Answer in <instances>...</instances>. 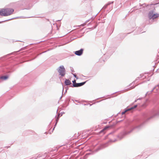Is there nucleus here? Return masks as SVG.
<instances>
[{"label": "nucleus", "mask_w": 159, "mask_h": 159, "mask_svg": "<svg viewBox=\"0 0 159 159\" xmlns=\"http://www.w3.org/2000/svg\"><path fill=\"white\" fill-rule=\"evenodd\" d=\"M159 16V14L157 13H154L153 11L150 12L148 14V17L149 19H156Z\"/></svg>", "instance_id": "obj_2"}, {"label": "nucleus", "mask_w": 159, "mask_h": 159, "mask_svg": "<svg viewBox=\"0 0 159 159\" xmlns=\"http://www.w3.org/2000/svg\"><path fill=\"white\" fill-rule=\"evenodd\" d=\"M83 49H81L80 50L75 51V53L77 55L80 56L83 54Z\"/></svg>", "instance_id": "obj_4"}, {"label": "nucleus", "mask_w": 159, "mask_h": 159, "mask_svg": "<svg viewBox=\"0 0 159 159\" xmlns=\"http://www.w3.org/2000/svg\"><path fill=\"white\" fill-rule=\"evenodd\" d=\"M109 127V126H106L105 128H104L102 130L100 131V133H102L105 130H106L107 129H108Z\"/></svg>", "instance_id": "obj_9"}, {"label": "nucleus", "mask_w": 159, "mask_h": 159, "mask_svg": "<svg viewBox=\"0 0 159 159\" xmlns=\"http://www.w3.org/2000/svg\"><path fill=\"white\" fill-rule=\"evenodd\" d=\"M73 86H74V84H76V81L75 80H74L73 81Z\"/></svg>", "instance_id": "obj_10"}, {"label": "nucleus", "mask_w": 159, "mask_h": 159, "mask_svg": "<svg viewBox=\"0 0 159 159\" xmlns=\"http://www.w3.org/2000/svg\"><path fill=\"white\" fill-rule=\"evenodd\" d=\"M137 105H135L134 106V107H131V108H129V109H128L127 110H126L124 112H123L122 113V115H123L124 114L125 112H126L127 111H130V110H131L132 109L134 108H136V107H137Z\"/></svg>", "instance_id": "obj_6"}, {"label": "nucleus", "mask_w": 159, "mask_h": 159, "mask_svg": "<svg viewBox=\"0 0 159 159\" xmlns=\"http://www.w3.org/2000/svg\"><path fill=\"white\" fill-rule=\"evenodd\" d=\"M74 76H75V77H76V75H75V74H74Z\"/></svg>", "instance_id": "obj_12"}, {"label": "nucleus", "mask_w": 159, "mask_h": 159, "mask_svg": "<svg viewBox=\"0 0 159 159\" xmlns=\"http://www.w3.org/2000/svg\"><path fill=\"white\" fill-rule=\"evenodd\" d=\"M85 25V24H84H84H83V25H82V26H84V25Z\"/></svg>", "instance_id": "obj_11"}, {"label": "nucleus", "mask_w": 159, "mask_h": 159, "mask_svg": "<svg viewBox=\"0 0 159 159\" xmlns=\"http://www.w3.org/2000/svg\"><path fill=\"white\" fill-rule=\"evenodd\" d=\"M14 10L13 9L7 8L0 10V15L3 16H7L12 14Z\"/></svg>", "instance_id": "obj_1"}, {"label": "nucleus", "mask_w": 159, "mask_h": 159, "mask_svg": "<svg viewBox=\"0 0 159 159\" xmlns=\"http://www.w3.org/2000/svg\"><path fill=\"white\" fill-rule=\"evenodd\" d=\"M86 83V82L81 83H76V84H74V87H78L79 86H82L84 84H85Z\"/></svg>", "instance_id": "obj_5"}, {"label": "nucleus", "mask_w": 159, "mask_h": 159, "mask_svg": "<svg viewBox=\"0 0 159 159\" xmlns=\"http://www.w3.org/2000/svg\"><path fill=\"white\" fill-rule=\"evenodd\" d=\"M58 71L60 75H61L62 76H63L65 75V70L63 66H61L59 67Z\"/></svg>", "instance_id": "obj_3"}, {"label": "nucleus", "mask_w": 159, "mask_h": 159, "mask_svg": "<svg viewBox=\"0 0 159 159\" xmlns=\"http://www.w3.org/2000/svg\"><path fill=\"white\" fill-rule=\"evenodd\" d=\"M65 83L66 85H70L71 84L70 81L69 80H66L65 81Z\"/></svg>", "instance_id": "obj_7"}, {"label": "nucleus", "mask_w": 159, "mask_h": 159, "mask_svg": "<svg viewBox=\"0 0 159 159\" xmlns=\"http://www.w3.org/2000/svg\"><path fill=\"white\" fill-rule=\"evenodd\" d=\"M8 78V77L6 76H2L0 77V79L3 80H6Z\"/></svg>", "instance_id": "obj_8"}]
</instances>
